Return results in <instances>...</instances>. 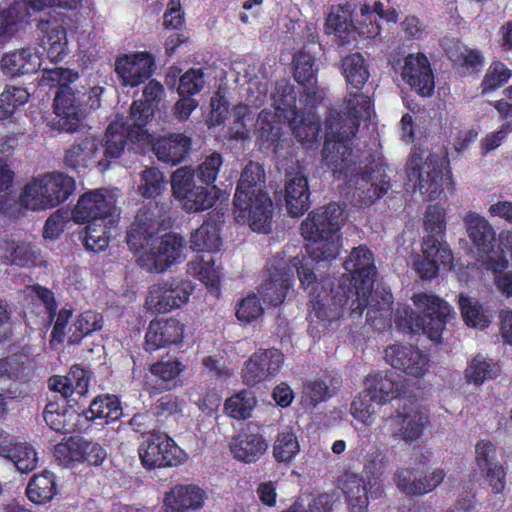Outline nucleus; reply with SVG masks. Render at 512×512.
Here are the masks:
<instances>
[{
  "instance_id": "nucleus-1",
  "label": "nucleus",
  "mask_w": 512,
  "mask_h": 512,
  "mask_svg": "<svg viewBox=\"0 0 512 512\" xmlns=\"http://www.w3.org/2000/svg\"><path fill=\"white\" fill-rule=\"evenodd\" d=\"M344 208L338 203H330L315 209L301 224V234L310 243L306 246L308 257L294 256L289 259L278 254L271 264L269 279L258 292L264 303L280 305L293 284V270L298 274L301 286L311 293L317 284L312 262L330 261L340 252L339 230L345 223ZM311 298V294H309Z\"/></svg>"
},
{
  "instance_id": "nucleus-2",
  "label": "nucleus",
  "mask_w": 512,
  "mask_h": 512,
  "mask_svg": "<svg viewBox=\"0 0 512 512\" xmlns=\"http://www.w3.org/2000/svg\"><path fill=\"white\" fill-rule=\"evenodd\" d=\"M345 109L343 119L330 116L326 121L328 132L322 152L323 161L337 178L346 180L355 200L362 205H370L391 188L387 167L382 163H372L359 174L349 142L356 135L359 122L371 119V100L363 93L351 92Z\"/></svg>"
},
{
  "instance_id": "nucleus-3",
  "label": "nucleus",
  "mask_w": 512,
  "mask_h": 512,
  "mask_svg": "<svg viewBox=\"0 0 512 512\" xmlns=\"http://www.w3.org/2000/svg\"><path fill=\"white\" fill-rule=\"evenodd\" d=\"M346 271L351 274L347 278L349 285H339L336 291L328 293L323 283L316 285L311 294V311L309 313L310 332L313 337L328 328L333 321L343 316L344 305H349L352 317H360L368 307L367 320L373 321L377 313L381 318L391 315L392 294L385 290H376L372 295L376 268L372 252L365 246L355 248L344 262Z\"/></svg>"
},
{
  "instance_id": "nucleus-4",
  "label": "nucleus",
  "mask_w": 512,
  "mask_h": 512,
  "mask_svg": "<svg viewBox=\"0 0 512 512\" xmlns=\"http://www.w3.org/2000/svg\"><path fill=\"white\" fill-rule=\"evenodd\" d=\"M78 73L63 67L44 68L40 78L41 86H56L58 90L54 97V114L51 127L58 131L74 132L82 124L85 109H98L101 105L100 96L103 87L95 86L87 92L79 89L75 82Z\"/></svg>"
},
{
  "instance_id": "nucleus-5",
  "label": "nucleus",
  "mask_w": 512,
  "mask_h": 512,
  "mask_svg": "<svg viewBox=\"0 0 512 512\" xmlns=\"http://www.w3.org/2000/svg\"><path fill=\"white\" fill-rule=\"evenodd\" d=\"M272 100L274 111L262 110L257 120L260 137L277 150L282 136L280 124L286 123L298 142L312 147L320 128L316 114L296 110L295 93L287 84L277 85Z\"/></svg>"
},
{
  "instance_id": "nucleus-6",
  "label": "nucleus",
  "mask_w": 512,
  "mask_h": 512,
  "mask_svg": "<svg viewBox=\"0 0 512 512\" xmlns=\"http://www.w3.org/2000/svg\"><path fill=\"white\" fill-rule=\"evenodd\" d=\"M159 226L153 213L140 209L126 237L131 250H144L138 257V263L150 273L166 271L183 256V238L174 233L157 236Z\"/></svg>"
},
{
  "instance_id": "nucleus-7",
  "label": "nucleus",
  "mask_w": 512,
  "mask_h": 512,
  "mask_svg": "<svg viewBox=\"0 0 512 512\" xmlns=\"http://www.w3.org/2000/svg\"><path fill=\"white\" fill-rule=\"evenodd\" d=\"M264 171L260 164L249 162L243 169L234 195L233 215L238 223H248L253 231L271 230L273 202L262 189Z\"/></svg>"
},
{
  "instance_id": "nucleus-8",
  "label": "nucleus",
  "mask_w": 512,
  "mask_h": 512,
  "mask_svg": "<svg viewBox=\"0 0 512 512\" xmlns=\"http://www.w3.org/2000/svg\"><path fill=\"white\" fill-rule=\"evenodd\" d=\"M412 300L422 316L415 315L411 309L403 307L397 311V325L411 333L422 332L430 340L439 341L451 315L450 306L439 297L427 293L416 294Z\"/></svg>"
},
{
  "instance_id": "nucleus-9",
  "label": "nucleus",
  "mask_w": 512,
  "mask_h": 512,
  "mask_svg": "<svg viewBox=\"0 0 512 512\" xmlns=\"http://www.w3.org/2000/svg\"><path fill=\"white\" fill-rule=\"evenodd\" d=\"M75 189L72 177L61 172H47L33 177L20 194V204L26 209H52L65 202Z\"/></svg>"
},
{
  "instance_id": "nucleus-10",
  "label": "nucleus",
  "mask_w": 512,
  "mask_h": 512,
  "mask_svg": "<svg viewBox=\"0 0 512 512\" xmlns=\"http://www.w3.org/2000/svg\"><path fill=\"white\" fill-rule=\"evenodd\" d=\"M448 161L445 156L429 154L423 161L420 150H414L407 162L409 181H415L421 194L436 199L443 192L444 170Z\"/></svg>"
},
{
  "instance_id": "nucleus-11",
  "label": "nucleus",
  "mask_w": 512,
  "mask_h": 512,
  "mask_svg": "<svg viewBox=\"0 0 512 512\" xmlns=\"http://www.w3.org/2000/svg\"><path fill=\"white\" fill-rule=\"evenodd\" d=\"M174 196L182 202L186 212L196 213L212 208L219 198L221 190L212 185L204 187L196 185L191 167L178 168L171 178Z\"/></svg>"
},
{
  "instance_id": "nucleus-12",
  "label": "nucleus",
  "mask_w": 512,
  "mask_h": 512,
  "mask_svg": "<svg viewBox=\"0 0 512 512\" xmlns=\"http://www.w3.org/2000/svg\"><path fill=\"white\" fill-rule=\"evenodd\" d=\"M428 423V415L410 403L404 404L395 414L384 417L375 431L380 435L390 433L395 440L411 444L422 436Z\"/></svg>"
},
{
  "instance_id": "nucleus-13",
  "label": "nucleus",
  "mask_w": 512,
  "mask_h": 512,
  "mask_svg": "<svg viewBox=\"0 0 512 512\" xmlns=\"http://www.w3.org/2000/svg\"><path fill=\"white\" fill-rule=\"evenodd\" d=\"M139 456L147 468L177 466L187 455L173 439L163 433H151L139 446Z\"/></svg>"
},
{
  "instance_id": "nucleus-14",
  "label": "nucleus",
  "mask_w": 512,
  "mask_h": 512,
  "mask_svg": "<svg viewBox=\"0 0 512 512\" xmlns=\"http://www.w3.org/2000/svg\"><path fill=\"white\" fill-rule=\"evenodd\" d=\"M432 453L426 452L415 458L413 468H401L396 472L397 488L408 496H421L433 491L444 480L445 472L436 468L431 472L419 474V466H423L431 460Z\"/></svg>"
},
{
  "instance_id": "nucleus-15",
  "label": "nucleus",
  "mask_w": 512,
  "mask_h": 512,
  "mask_svg": "<svg viewBox=\"0 0 512 512\" xmlns=\"http://www.w3.org/2000/svg\"><path fill=\"white\" fill-rule=\"evenodd\" d=\"M81 0H20L0 13V45L11 39L17 30V23L30 15L48 7L76 9Z\"/></svg>"
},
{
  "instance_id": "nucleus-16",
  "label": "nucleus",
  "mask_w": 512,
  "mask_h": 512,
  "mask_svg": "<svg viewBox=\"0 0 512 512\" xmlns=\"http://www.w3.org/2000/svg\"><path fill=\"white\" fill-rule=\"evenodd\" d=\"M194 287L191 281L172 279L150 287L146 306L156 313H166L186 304Z\"/></svg>"
},
{
  "instance_id": "nucleus-17",
  "label": "nucleus",
  "mask_w": 512,
  "mask_h": 512,
  "mask_svg": "<svg viewBox=\"0 0 512 512\" xmlns=\"http://www.w3.org/2000/svg\"><path fill=\"white\" fill-rule=\"evenodd\" d=\"M163 93L164 88L162 84L156 80H151L144 87L142 99L133 102L128 118L131 121L129 128L132 138L134 137V128H137L135 131V138L137 140H145L150 137L145 127L153 118Z\"/></svg>"
},
{
  "instance_id": "nucleus-18",
  "label": "nucleus",
  "mask_w": 512,
  "mask_h": 512,
  "mask_svg": "<svg viewBox=\"0 0 512 512\" xmlns=\"http://www.w3.org/2000/svg\"><path fill=\"white\" fill-rule=\"evenodd\" d=\"M115 203L114 197L104 190L86 192L78 199L72 211V219L76 223L105 222L114 219Z\"/></svg>"
},
{
  "instance_id": "nucleus-19",
  "label": "nucleus",
  "mask_w": 512,
  "mask_h": 512,
  "mask_svg": "<svg viewBox=\"0 0 512 512\" xmlns=\"http://www.w3.org/2000/svg\"><path fill=\"white\" fill-rule=\"evenodd\" d=\"M385 360L394 369L413 378L423 377L430 368L428 355L411 344H392L385 349Z\"/></svg>"
},
{
  "instance_id": "nucleus-20",
  "label": "nucleus",
  "mask_w": 512,
  "mask_h": 512,
  "mask_svg": "<svg viewBox=\"0 0 512 512\" xmlns=\"http://www.w3.org/2000/svg\"><path fill=\"white\" fill-rule=\"evenodd\" d=\"M401 78L423 97L432 95L435 82L428 58L422 53L409 54L403 59Z\"/></svg>"
},
{
  "instance_id": "nucleus-21",
  "label": "nucleus",
  "mask_w": 512,
  "mask_h": 512,
  "mask_svg": "<svg viewBox=\"0 0 512 512\" xmlns=\"http://www.w3.org/2000/svg\"><path fill=\"white\" fill-rule=\"evenodd\" d=\"M463 223L481 264L484 260L499 255L494 251L495 230L484 216L469 211L463 218Z\"/></svg>"
},
{
  "instance_id": "nucleus-22",
  "label": "nucleus",
  "mask_w": 512,
  "mask_h": 512,
  "mask_svg": "<svg viewBox=\"0 0 512 512\" xmlns=\"http://www.w3.org/2000/svg\"><path fill=\"white\" fill-rule=\"evenodd\" d=\"M284 363L283 354L275 348L259 350L246 362L243 368V381L253 386L274 377Z\"/></svg>"
},
{
  "instance_id": "nucleus-23",
  "label": "nucleus",
  "mask_w": 512,
  "mask_h": 512,
  "mask_svg": "<svg viewBox=\"0 0 512 512\" xmlns=\"http://www.w3.org/2000/svg\"><path fill=\"white\" fill-rule=\"evenodd\" d=\"M341 489L345 495L350 512H367L369 505V494L371 498H378L382 495V488L362 475L346 473L341 482Z\"/></svg>"
},
{
  "instance_id": "nucleus-24",
  "label": "nucleus",
  "mask_w": 512,
  "mask_h": 512,
  "mask_svg": "<svg viewBox=\"0 0 512 512\" xmlns=\"http://www.w3.org/2000/svg\"><path fill=\"white\" fill-rule=\"evenodd\" d=\"M153 57L147 52L125 54L115 63V71L122 85L136 87L152 74Z\"/></svg>"
},
{
  "instance_id": "nucleus-25",
  "label": "nucleus",
  "mask_w": 512,
  "mask_h": 512,
  "mask_svg": "<svg viewBox=\"0 0 512 512\" xmlns=\"http://www.w3.org/2000/svg\"><path fill=\"white\" fill-rule=\"evenodd\" d=\"M185 326L175 318L155 319L150 322L145 335L146 349L155 351L182 343Z\"/></svg>"
},
{
  "instance_id": "nucleus-26",
  "label": "nucleus",
  "mask_w": 512,
  "mask_h": 512,
  "mask_svg": "<svg viewBox=\"0 0 512 512\" xmlns=\"http://www.w3.org/2000/svg\"><path fill=\"white\" fill-rule=\"evenodd\" d=\"M364 390L377 405H385L403 392V384L393 373L381 371L369 374L365 378Z\"/></svg>"
},
{
  "instance_id": "nucleus-27",
  "label": "nucleus",
  "mask_w": 512,
  "mask_h": 512,
  "mask_svg": "<svg viewBox=\"0 0 512 512\" xmlns=\"http://www.w3.org/2000/svg\"><path fill=\"white\" fill-rule=\"evenodd\" d=\"M229 448L236 460L255 463L267 451L268 442L260 433L244 431L231 439Z\"/></svg>"
},
{
  "instance_id": "nucleus-28",
  "label": "nucleus",
  "mask_w": 512,
  "mask_h": 512,
  "mask_svg": "<svg viewBox=\"0 0 512 512\" xmlns=\"http://www.w3.org/2000/svg\"><path fill=\"white\" fill-rule=\"evenodd\" d=\"M204 491L194 485H177L163 499L164 512H187L203 506Z\"/></svg>"
},
{
  "instance_id": "nucleus-29",
  "label": "nucleus",
  "mask_w": 512,
  "mask_h": 512,
  "mask_svg": "<svg viewBox=\"0 0 512 512\" xmlns=\"http://www.w3.org/2000/svg\"><path fill=\"white\" fill-rule=\"evenodd\" d=\"M191 147V139L184 134H169L159 138L153 144L157 158L171 165H177L187 156Z\"/></svg>"
},
{
  "instance_id": "nucleus-30",
  "label": "nucleus",
  "mask_w": 512,
  "mask_h": 512,
  "mask_svg": "<svg viewBox=\"0 0 512 512\" xmlns=\"http://www.w3.org/2000/svg\"><path fill=\"white\" fill-rule=\"evenodd\" d=\"M90 373L79 366H73L66 376H54L49 380V387L59 392L64 398L74 395L85 396L89 389Z\"/></svg>"
},
{
  "instance_id": "nucleus-31",
  "label": "nucleus",
  "mask_w": 512,
  "mask_h": 512,
  "mask_svg": "<svg viewBox=\"0 0 512 512\" xmlns=\"http://www.w3.org/2000/svg\"><path fill=\"white\" fill-rule=\"evenodd\" d=\"M41 64V55L35 48L7 53L1 60L3 72L11 77L34 73L41 67Z\"/></svg>"
},
{
  "instance_id": "nucleus-32",
  "label": "nucleus",
  "mask_w": 512,
  "mask_h": 512,
  "mask_svg": "<svg viewBox=\"0 0 512 512\" xmlns=\"http://www.w3.org/2000/svg\"><path fill=\"white\" fill-rule=\"evenodd\" d=\"M308 181L305 176L296 174L288 179L285 186V202L288 213L297 217L310 207Z\"/></svg>"
},
{
  "instance_id": "nucleus-33",
  "label": "nucleus",
  "mask_w": 512,
  "mask_h": 512,
  "mask_svg": "<svg viewBox=\"0 0 512 512\" xmlns=\"http://www.w3.org/2000/svg\"><path fill=\"white\" fill-rule=\"evenodd\" d=\"M441 45L448 57L455 64L464 67L467 71H477L483 66L484 58L480 51L468 48L459 40L444 37Z\"/></svg>"
},
{
  "instance_id": "nucleus-34",
  "label": "nucleus",
  "mask_w": 512,
  "mask_h": 512,
  "mask_svg": "<svg viewBox=\"0 0 512 512\" xmlns=\"http://www.w3.org/2000/svg\"><path fill=\"white\" fill-rule=\"evenodd\" d=\"M40 29L45 33L42 42L52 62L61 60L67 53V33L58 22H41Z\"/></svg>"
},
{
  "instance_id": "nucleus-35",
  "label": "nucleus",
  "mask_w": 512,
  "mask_h": 512,
  "mask_svg": "<svg viewBox=\"0 0 512 512\" xmlns=\"http://www.w3.org/2000/svg\"><path fill=\"white\" fill-rule=\"evenodd\" d=\"M130 123L131 121L128 119L126 123L114 121L108 126L105 134L106 143L104 150V155L106 159L111 160L118 158L124 150L126 139L137 142L141 141L137 140L135 137L132 138V136L130 135ZM136 130L137 128H134L133 136L136 135Z\"/></svg>"
},
{
  "instance_id": "nucleus-36",
  "label": "nucleus",
  "mask_w": 512,
  "mask_h": 512,
  "mask_svg": "<svg viewBox=\"0 0 512 512\" xmlns=\"http://www.w3.org/2000/svg\"><path fill=\"white\" fill-rule=\"evenodd\" d=\"M37 250L25 242L13 240H0V258L6 263L25 267L34 265L36 262Z\"/></svg>"
},
{
  "instance_id": "nucleus-37",
  "label": "nucleus",
  "mask_w": 512,
  "mask_h": 512,
  "mask_svg": "<svg viewBox=\"0 0 512 512\" xmlns=\"http://www.w3.org/2000/svg\"><path fill=\"white\" fill-rule=\"evenodd\" d=\"M84 414L88 421L100 419L107 424L121 417L122 408L117 396L104 395L96 397Z\"/></svg>"
},
{
  "instance_id": "nucleus-38",
  "label": "nucleus",
  "mask_w": 512,
  "mask_h": 512,
  "mask_svg": "<svg viewBox=\"0 0 512 512\" xmlns=\"http://www.w3.org/2000/svg\"><path fill=\"white\" fill-rule=\"evenodd\" d=\"M43 417L52 430L70 433L76 429V424L73 421L79 418V414L66 406L61 407L57 403H49L45 407Z\"/></svg>"
},
{
  "instance_id": "nucleus-39",
  "label": "nucleus",
  "mask_w": 512,
  "mask_h": 512,
  "mask_svg": "<svg viewBox=\"0 0 512 512\" xmlns=\"http://www.w3.org/2000/svg\"><path fill=\"white\" fill-rule=\"evenodd\" d=\"M500 250L499 255L484 260L482 266L493 274L497 290L506 297H512V272L508 271L509 262Z\"/></svg>"
},
{
  "instance_id": "nucleus-40",
  "label": "nucleus",
  "mask_w": 512,
  "mask_h": 512,
  "mask_svg": "<svg viewBox=\"0 0 512 512\" xmlns=\"http://www.w3.org/2000/svg\"><path fill=\"white\" fill-rule=\"evenodd\" d=\"M99 141L95 137H86L69 147L65 154V163L72 168L87 167L95 159Z\"/></svg>"
},
{
  "instance_id": "nucleus-41",
  "label": "nucleus",
  "mask_w": 512,
  "mask_h": 512,
  "mask_svg": "<svg viewBox=\"0 0 512 512\" xmlns=\"http://www.w3.org/2000/svg\"><path fill=\"white\" fill-rule=\"evenodd\" d=\"M219 227L215 222H204L196 229L190 239V247L194 251L215 252L221 247Z\"/></svg>"
},
{
  "instance_id": "nucleus-42",
  "label": "nucleus",
  "mask_w": 512,
  "mask_h": 512,
  "mask_svg": "<svg viewBox=\"0 0 512 512\" xmlns=\"http://www.w3.org/2000/svg\"><path fill=\"white\" fill-rule=\"evenodd\" d=\"M342 70L350 88L360 90L369 78V71L363 56L353 53L342 60Z\"/></svg>"
},
{
  "instance_id": "nucleus-43",
  "label": "nucleus",
  "mask_w": 512,
  "mask_h": 512,
  "mask_svg": "<svg viewBox=\"0 0 512 512\" xmlns=\"http://www.w3.org/2000/svg\"><path fill=\"white\" fill-rule=\"evenodd\" d=\"M300 451V445L292 427L286 426L278 432L273 444V457L277 462L288 463Z\"/></svg>"
},
{
  "instance_id": "nucleus-44",
  "label": "nucleus",
  "mask_w": 512,
  "mask_h": 512,
  "mask_svg": "<svg viewBox=\"0 0 512 512\" xmlns=\"http://www.w3.org/2000/svg\"><path fill=\"white\" fill-rule=\"evenodd\" d=\"M256 404L257 400L252 391L241 390L226 399L224 411L233 419L245 420L251 417Z\"/></svg>"
},
{
  "instance_id": "nucleus-45",
  "label": "nucleus",
  "mask_w": 512,
  "mask_h": 512,
  "mask_svg": "<svg viewBox=\"0 0 512 512\" xmlns=\"http://www.w3.org/2000/svg\"><path fill=\"white\" fill-rule=\"evenodd\" d=\"M188 272L207 287L217 288L220 280V267L216 265L212 255L207 258L197 256L188 263Z\"/></svg>"
},
{
  "instance_id": "nucleus-46",
  "label": "nucleus",
  "mask_w": 512,
  "mask_h": 512,
  "mask_svg": "<svg viewBox=\"0 0 512 512\" xmlns=\"http://www.w3.org/2000/svg\"><path fill=\"white\" fill-rule=\"evenodd\" d=\"M115 219H109L105 222H89L81 232V238L88 250L99 252L103 251L108 245V229L115 223Z\"/></svg>"
},
{
  "instance_id": "nucleus-47",
  "label": "nucleus",
  "mask_w": 512,
  "mask_h": 512,
  "mask_svg": "<svg viewBox=\"0 0 512 512\" xmlns=\"http://www.w3.org/2000/svg\"><path fill=\"white\" fill-rule=\"evenodd\" d=\"M499 367L492 359L483 355H477L473 358L465 371V377L469 383L481 385L485 380L497 377Z\"/></svg>"
},
{
  "instance_id": "nucleus-48",
  "label": "nucleus",
  "mask_w": 512,
  "mask_h": 512,
  "mask_svg": "<svg viewBox=\"0 0 512 512\" xmlns=\"http://www.w3.org/2000/svg\"><path fill=\"white\" fill-rule=\"evenodd\" d=\"M56 494L54 477L49 472L35 475L27 486L28 498L37 504L50 501Z\"/></svg>"
},
{
  "instance_id": "nucleus-49",
  "label": "nucleus",
  "mask_w": 512,
  "mask_h": 512,
  "mask_svg": "<svg viewBox=\"0 0 512 512\" xmlns=\"http://www.w3.org/2000/svg\"><path fill=\"white\" fill-rule=\"evenodd\" d=\"M459 306L465 323L473 328L483 329L490 324V315L477 301L460 295Z\"/></svg>"
},
{
  "instance_id": "nucleus-50",
  "label": "nucleus",
  "mask_w": 512,
  "mask_h": 512,
  "mask_svg": "<svg viewBox=\"0 0 512 512\" xmlns=\"http://www.w3.org/2000/svg\"><path fill=\"white\" fill-rule=\"evenodd\" d=\"M373 403L371 396L363 390L351 402L349 410L351 416L365 426L373 425L378 414Z\"/></svg>"
},
{
  "instance_id": "nucleus-51",
  "label": "nucleus",
  "mask_w": 512,
  "mask_h": 512,
  "mask_svg": "<svg viewBox=\"0 0 512 512\" xmlns=\"http://www.w3.org/2000/svg\"><path fill=\"white\" fill-rule=\"evenodd\" d=\"M29 93L20 87H7L0 94V121L13 116L16 109L27 103Z\"/></svg>"
},
{
  "instance_id": "nucleus-52",
  "label": "nucleus",
  "mask_w": 512,
  "mask_h": 512,
  "mask_svg": "<svg viewBox=\"0 0 512 512\" xmlns=\"http://www.w3.org/2000/svg\"><path fill=\"white\" fill-rule=\"evenodd\" d=\"M166 187L164 175L157 168H145L140 173L138 193L144 198H154L162 193Z\"/></svg>"
},
{
  "instance_id": "nucleus-53",
  "label": "nucleus",
  "mask_w": 512,
  "mask_h": 512,
  "mask_svg": "<svg viewBox=\"0 0 512 512\" xmlns=\"http://www.w3.org/2000/svg\"><path fill=\"white\" fill-rule=\"evenodd\" d=\"M422 254L428 260H435L445 269L453 267V255L450 248L438 238L426 237L422 244Z\"/></svg>"
},
{
  "instance_id": "nucleus-54",
  "label": "nucleus",
  "mask_w": 512,
  "mask_h": 512,
  "mask_svg": "<svg viewBox=\"0 0 512 512\" xmlns=\"http://www.w3.org/2000/svg\"><path fill=\"white\" fill-rule=\"evenodd\" d=\"M255 110L246 104L234 108V125L230 128V136L235 140L249 138L250 128L254 125Z\"/></svg>"
},
{
  "instance_id": "nucleus-55",
  "label": "nucleus",
  "mask_w": 512,
  "mask_h": 512,
  "mask_svg": "<svg viewBox=\"0 0 512 512\" xmlns=\"http://www.w3.org/2000/svg\"><path fill=\"white\" fill-rule=\"evenodd\" d=\"M18 471L27 473L32 471L37 465V453L34 448L26 443L13 444L10 452L6 454Z\"/></svg>"
},
{
  "instance_id": "nucleus-56",
  "label": "nucleus",
  "mask_w": 512,
  "mask_h": 512,
  "mask_svg": "<svg viewBox=\"0 0 512 512\" xmlns=\"http://www.w3.org/2000/svg\"><path fill=\"white\" fill-rule=\"evenodd\" d=\"M384 11V5L379 1H376L372 8L368 5L361 6L360 15L362 19L357 20L358 26L355 27L359 34L367 38L377 37L380 34V26L373 22V16L376 14L381 17Z\"/></svg>"
},
{
  "instance_id": "nucleus-57",
  "label": "nucleus",
  "mask_w": 512,
  "mask_h": 512,
  "mask_svg": "<svg viewBox=\"0 0 512 512\" xmlns=\"http://www.w3.org/2000/svg\"><path fill=\"white\" fill-rule=\"evenodd\" d=\"M332 395L328 385L323 380L310 381L304 385L301 403L306 410H313L319 403Z\"/></svg>"
},
{
  "instance_id": "nucleus-58",
  "label": "nucleus",
  "mask_w": 512,
  "mask_h": 512,
  "mask_svg": "<svg viewBox=\"0 0 512 512\" xmlns=\"http://www.w3.org/2000/svg\"><path fill=\"white\" fill-rule=\"evenodd\" d=\"M74 332L70 337L71 342H78L84 336L102 329L103 318L94 311H85L81 313L73 324Z\"/></svg>"
},
{
  "instance_id": "nucleus-59",
  "label": "nucleus",
  "mask_w": 512,
  "mask_h": 512,
  "mask_svg": "<svg viewBox=\"0 0 512 512\" xmlns=\"http://www.w3.org/2000/svg\"><path fill=\"white\" fill-rule=\"evenodd\" d=\"M314 57L306 52L299 51L294 56V78L301 85H312L315 80L316 69Z\"/></svg>"
},
{
  "instance_id": "nucleus-60",
  "label": "nucleus",
  "mask_w": 512,
  "mask_h": 512,
  "mask_svg": "<svg viewBox=\"0 0 512 512\" xmlns=\"http://www.w3.org/2000/svg\"><path fill=\"white\" fill-rule=\"evenodd\" d=\"M222 164V156L219 153H212L206 156L195 170L192 169L194 172V178L197 177L200 182L207 186L213 185L217 179Z\"/></svg>"
},
{
  "instance_id": "nucleus-61",
  "label": "nucleus",
  "mask_w": 512,
  "mask_h": 512,
  "mask_svg": "<svg viewBox=\"0 0 512 512\" xmlns=\"http://www.w3.org/2000/svg\"><path fill=\"white\" fill-rule=\"evenodd\" d=\"M445 209L439 204L430 205L424 218V229L427 237H442L446 230Z\"/></svg>"
},
{
  "instance_id": "nucleus-62",
  "label": "nucleus",
  "mask_w": 512,
  "mask_h": 512,
  "mask_svg": "<svg viewBox=\"0 0 512 512\" xmlns=\"http://www.w3.org/2000/svg\"><path fill=\"white\" fill-rule=\"evenodd\" d=\"M83 437H70L55 446L54 455L63 465L71 462H80L83 458L81 454L83 447Z\"/></svg>"
},
{
  "instance_id": "nucleus-63",
  "label": "nucleus",
  "mask_w": 512,
  "mask_h": 512,
  "mask_svg": "<svg viewBox=\"0 0 512 512\" xmlns=\"http://www.w3.org/2000/svg\"><path fill=\"white\" fill-rule=\"evenodd\" d=\"M512 77V71L501 62L492 63L482 81V92H490L503 86Z\"/></svg>"
},
{
  "instance_id": "nucleus-64",
  "label": "nucleus",
  "mask_w": 512,
  "mask_h": 512,
  "mask_svg": "<svg viewBox=\"0 0 512 512\" xmlns=\"http://www.w3.org/2000/svg\"><path fill=\"white\" fill-rule=\"evenodd\" d=\"M204 86L203 70L191 68L180 77L177 91L179 96H193L198 94Z\"/></svg>"
}]
</instances>
